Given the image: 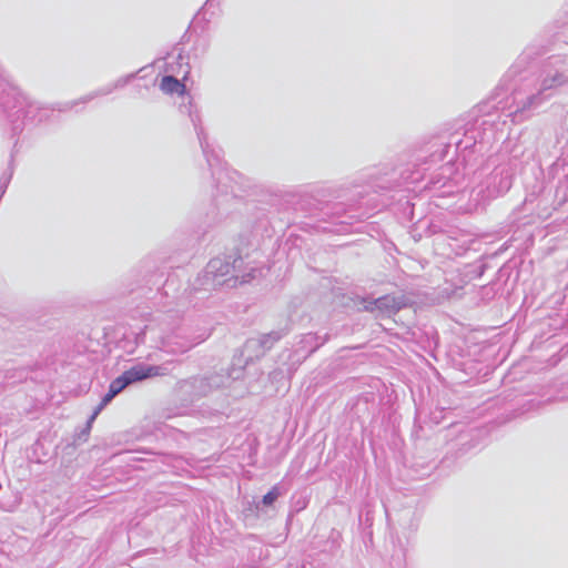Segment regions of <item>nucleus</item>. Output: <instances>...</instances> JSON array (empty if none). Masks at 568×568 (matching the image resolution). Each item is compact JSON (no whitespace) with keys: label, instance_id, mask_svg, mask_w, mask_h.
I'll return each mask as SVG.
<instances>
[{"label":"nucleus","instance_id":"nucleus-11","mask_svg":"<svg viewBox=\"0 0 568 568\" xmlns=\"http://www.w3.org/2000/svg\"><path fill=\"white\" fill-rule=\"evenodd\" d=\"M362 308L375 313L377 316H392L407 306L404 295H383L377 298L364 297L361 302Z\"/></svg>","mask_w":568,"mask_h":568},{"label":"nucleus","instance_id":"nucleus-17","mask_svg":"<svg viewBox=\"0 0 568 568\" xmlns=\"http://www.w3.org/2000/svg\"><path fill=\"white\" fill-rule=\"evenodd\" d=\"M207 47L209 44L205 40L197 39L195 49L201 48V53L206 52Z\"/></svg>","mask_w":568,"mask_h":568},{"label":"nucleus","instance_id":"nucleus-22","mask_svg":"<svg viewBox=\"0 0 568 568\" xmlns=\"http://www.w3.org/2000/svg\"><path fill=\"white\" fill-rule=\"evenodd\" d=\"M230 192H231V194H232L231 199H234V200H235V199H237V197H236V195H234V190H233V187H231V191H230Z\"/></svg>","mask_w":568,"mask_h":568},{"label":"nucleus","instance_id":"nucleus-12","mask_svg":"<svg viewBox=\"0 0 568 568\" xmlns=\"http://www.w3.org/2000/svg\"><path fill=\"white\" fill-rule=\"evenodd\" d=\"M142 379V368L133 367L129 371H125L121 376L115 378L109 387L108 393L102 398L101 403L94 409L90 422L94 420L100 412L112 400L114 396H116L122 389H124L129 384Z\"/></svg>","mask_w":568,"mask_h":568},{"label":"nucleus","instance_id":"nucleus-25","mask_svg":"<svg viewBox=\"0 0 568 568\" xmlns=\"http://www.w3.org/2000/svg\"><path fill=\"white\" fill-rule=\"evenodd\" d=\"M144 456L145 455H154L153 453L148 452L146 449L143 450Z\"/></svg>","mask_w":568,"mask_h":568},{"label":"nucleus","instance_id":"nucleus-23","mask_svg":"<svg viewBox=\"0 0 568 568\" xmlns=\"http://www.w3.org/2000/svg\"><path fill=\"white\" fill-rule=\"evenodd\" d=\"M306 337L310 338V339H315L316 338V336L313 335V334H308Z\"/></svg>","mask_w":568,"mask_h":568},{"label":"nucleus","instance_id":"nucleus-13","mask_svg":"<svg viewBox=\"0 0 568 568\" xmlns=\"http://www.w3.org/2000/svg\"><path fill=\"white\" fill-rule=\"evenodd\" d=\"M535 51L532 49H525L516 59V61L511 64V67L508 69L507 73L504 77L505 79L508 78H516L519 77L520 80H526L527 77L525 73L528 71V69L531 68L532 61H534Z\"/></svg>","mask_w":568,"mask_h":568},{"label":"nucleus","instance_id":"nucleus-2","mask_svg":"<svg viewBox=\"0 0 568 568\" xmlns=\"http://www.w3.org/2000/svg\"><path fill=\"white\" fill-rule=\"evenodd\" d=\"M288 332V328L272 331L258 338H248L241 349L240 357L226 373H213L205 376L180 381L174 390L172 406L164 410L165 418L189 414L195 402L207 396L213 390L227 386L231 382L243 376L244 366L262 357L273 345Z\"/></svg>","mask_w":568,"mask_h":568},{"label":"nucleus","instance_id":"nucleus-19","mask_svg":"<svg viewBox=\"0 0 568 568\" xmlns=\"http://www.w3.org/2000/svg\"><path fill=\"white\" fill-rule=\"evenodd\" d=\"M273 500H274V499H267V498H264V499H261V504H262L263 506H265V507H266V506H271V505H272V503H273Z\"/></svg>","mask_w":568,"mask_h":568},{"label":"nucleus","instance_id":"nucleus-10","mask_svg":"<svg viewBox=\"0 0 568 568\" xmlns=\"http://www.w3.org/2000/svg\"><path fill=\"white\" fill-rule=\"evenodd\" d=\"M207 221H197L194 214H191L185 222L175 230L172 236V245L175 251L186 252L193 248L210 227Z\"/></svg>","mask_w":568,"mask_h":568},{"label":"nucleus","instance_id":"nucleus-20","mask_svg":"<svg viewBox=\"0 0 568 568\" xmlns=\"http://www.w3.org/2000/svg\"><path fill=\"white\" fill-rule=\"evenodd\" d=\"M143 463H144V471H145L146 470L145 465L146 464H151V463H155V460H152V459H149V458L144 457Z\"/></svg>","mask_w":568,"mask_h":568},{"label":"nucleus","instance_id":"nucleus-9","mask_svg":"<svg viewBox=\"0 0 568 568\" xmlns=\"http://www.w3.org/2000/svg\"><path fill=\"white\" fill-rule=\"evenodd\" d=\"M514 174V169L509 164L496 166L478 186L476 201L484 205L505 195L513 185Z\"/></svg>","mask_w":568,"mask_h":568},{"label":"nucleus","instance_id":"nucleus-16","mask_svg":"<svg viewBox=\"0 0 568 568\" xmlns=\"http://www.w3.org/2000/svg\"><path fill=\"white\" fill-rule=\"evenodd\" d=\"M290 481L282 480L281 483L274 485L267 493H265L262 497H282L283 495L288 494L290 491Z\"/></svg>","mask_w":568,"mask_h":568},{"label":"nucleus","instance_id":"nucleus-15","mask_svg":"<svg viewBox=\"0 0 568 568\" xmlns=\"http://www.w3.org/2000/svg\"><path fill=\"white\" fill-rule=\"evenodd\" d=\"M173 361H165L161 365L144 364V379L165 376L173 369Z\"/></svg>","mask_w":568,"mask_h":568},{"label":"nucleus","instance_id":"nucleus-21","mask_svg":"<svg viewBox=\"0 0 568 568\" xmlns=\"http://www.w3.org/2000/svg\"><path fill=\"white\" fill-rule=\"evenodd\" d=\"M432 234H436L438 232V226L437 225H430L429 227Z\"/></svg>","mask_w":568,"mask_h":568},{"label":"nucleus","instance_id":"nucleus-5","mask_svg":"<svg viewBox=\"0 0 568 568\" xmlns=\"http://www.w3.org/2000/svg\"><path fill=\"white\" fill-rule=\"evenodd\" d=\"M243 260L240 255L217 256L209 261L204 271L196 277L195 290L211 291L220 286L236 287L255 277L256 270L242 273Z\"/></svg>","mask_w":568,"mask_h":568},{"label":"nucleus","instance_id":"nucleus-7","mask_svg":"<svg viewBox=\"0 0 568 568\" xmlns=\"http://www.w3.org/2000/svg\"><path fill=\"white\" fill-rule=\"evenodd\" d=\"M487 432L484 428L469 426L465 423L450 424L440 433L445 442V454L440 463L444 467H452L468 454L479 449Z\"/></svg>","mask_w":568,"mask_h":568},{"label":"nucleus","instance_id":"nucleus-26","mask_svg":"<svg viewBox=\"0 0 568 568\" xmlns=\"http://www.w3.org/2000/svg\"><path fill=\"white\" fill-rule=\"evenodd\" d=\"M163 459H166V457H163ZM162 464L166 465V462H165V460H162Z\"/></svg>","mask_w":568,"mask_h":568},{"label":"nucleus","instance_id":"nucleus-18","mask_svg":"<svg viewBox=\"0 0 568 568\" xmlns=\"http://www.w3.org/2000/svg\"><path fill=\"white\" fill-rule=\"evenodd\" d=\"M163 276H164V271H161L159 274H156V275H155V277H156V278H155V281L153 282V285H154V286L160 287V285H161V284H162V282H163V281H162Z\"/></svg>","mask_w":568,"mask_h":568},{"label":"nucleus","instance_id":"nucleus-14","mask_svg":"<svg viewBox=\"0 0 568 568\" xmlns=\"http://www.w3.org/2000/svg\"><path fill=\"white\" fill-rule=\"evenodd\" d=\"M187 60L189 58L182 52H179L176 55L169 54L165 62V72L176 75L182 74L183 80H185L191 70Z\"/></svg>","mask_w":568,"mask_h":568},{"label":"nucleus","instance_id":"nucleus-24","mask_svg":"<svg viewBox=\"0 0 568 568\" xmlns=\"http://www.w3.org/2000/svg\"><path fill=\"white\" fill-rule=\"evenodd\" d=\"M323 343H324V341L322 343H320V344H316L315 347L312 349V352H314L316 348H318L320 345H322Z\"/></svg>","mask_w":568,"mask_h":568},{"label":"nucleus","instance_id":"nucleus-1","mask_svg":"<svg viewBox=\"0 0 568 568\" xmlns=\"http://www.w3.org/2000/svg\"><path fill=\"white\" fill-rule=\"evenodd\" d=\"M408 178L407 170H397L388 165L369 168L355 176L349 186H317L313 193L318 197H347L348 203L338 201L327 205L326 214L332 222L348 225L354 220L367 215L369 210L386 206L387 202L378 197L400 187Z\"/></svg>","mask_w":568,"mask_h":568},{"label":"nucleus","instance_id":"nucleus-6","mask_svg":"<svg viewBox=\"0 0 568 568\" xmlns=\"http://www.w3.org/2000/svg\"><path fill=\"white\" fill-rule=\"evenodd\" d=\"M161 325L163 326L160 328V341L156 342V328L151 324H144V339L150 335L155 346L166 353L183 354L211 335V328L200 324L191 325L183 322L178 326H170L168 323Z\"/></svg>","mask_w":568,"mask_h":568},{"label":"nucleus","instance_id":"nucleus-4","mask_svg":"<svg viewBox=\"0 0 568 568\" xmlns=\"http://www.w3.org/2000/svg\"><path fill=\"white\" fill-rule=\"evenodd\" d=\"M494 114L483 116L469 114L462 120L455 132L450 134L447 142L436 140L428 146L429 156L424 162L435 164L447 156L452 146H455V155L462 156L466 161V152L474 149L477 144H490L497 139L498 122Z\"/></svg>","mask_w":568,"mask_h":568},{"label":"nucleus","instance_id":"nucleus-3","mask_svg":"<svg viewBox=\"0 0 568 568\" xmlns=\"http://www.w3.org/2000/svg\"><path fill=\"white\" fill-rule=\"evenodd\" d=\"M160 89L166 94L176 93L182 99L180 111L181 113H185L190 116L194 126L203 155L205 156L206 163L211 170L212 178L216 181V194L214 195V201L216 207L220 209L222 204L229 200V185L226 184V181L231 180V176L223 168L221 150L214 148L209 142L204 129L199 123V113L193 111L192 97L186 91L185 84L179 80L175 74L168 73L162 77L160 81Z\"/></svg>","mask_w":568,"mask_h":568},{"label":"nucleus","instance_id":"nucleus-8","mask_svg":"<svg viewBox=\"0 0 568 568\" xmlns=\"http://www.w3.org/2000/svg\"><path fill=\"white\" fill-rule=\"evenodd\" d=\"M568 82V60L560 55H552L547 58L539 67V74L535 83V93L528 94L525 99L514 97V102L517 103L514 113L524 111L531 106L537 105L542 100V95L552 89L564 85ZM513 112H509L511 115Z\"/></svg>","mask_w":568,"mask_h":568}]
</instances>
